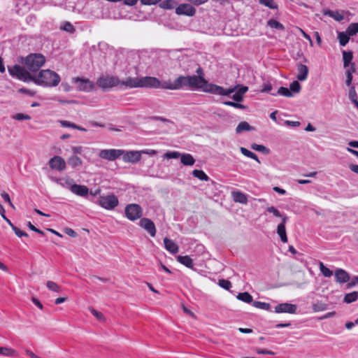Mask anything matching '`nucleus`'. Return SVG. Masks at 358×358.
I'll return each mask as SVG.
<instances>
[{
    "instance_id": "a19ab883",
    "label": "nucleus",
    "mask_w": 358,
    "mask_h": 358,
    "mask_svg": "<svg viewBox=\"0 0 358 358\" xmlns=\"http://www.w3.org/2000/svg\"><path fill=\"white\" fill-rule=\"evenodd\" d=\"M352 53L351 52H343V65L344 67L346 68L349 66V64L352 59Z\"/></svg>"
},
{
    "instance_id": "79ce46f5",
    "label": "nucleus",
    "mask_w": 358,
    "mask_h": 358,
    "mask_svg": "<svg viewBox=\"0 0 358 358\" xmlns=\"http://www.w3.org/2000/svg\"><path fill=\"white\" fill-rule=\"evenodd\" d=\"M319 267L320 272L324 277L329 278L333 275V272L329 268L326 267L324 264L321 262L319 263Z\"/></svg>"
},
{
    "instance_id": "7ed1b4c3",
    "label": "nucleus",
    "mask_w": 358,
    "mask_h": 358,
    "mask_svg": "<svg viewBox=\"0 0 358 358\" xmlns=\"http://www.w3.org/2000/svg\"><path fill=\"white\" fill-rule=\"evenodd\" d=\"M236 87H232L229 89H224L221 86L217 85L213 83H208L207 80H206V83L204 85L203 91L204 92H208L213 94H218L222 96H228L234 92H235Z\"/></svg>"
},
{
    "instance_id": "9b49d317",
    "label": "nucleus",
    "mask_w": 358,
    "mask_h": 358,
    "mask_svg": "<svg viewBox=\"0 0 358 358\" xmlns=\"http://www.w3.org/2000/svg\"><path fill=\"white\" fill-rule=\"evenodd\" d=\"M141 87L159 88L160 80L155 77L145 76L140 78Z\"/></svg>"
},
{
    "instance_id": "58836bf2",
    "label": "nucleus",
    "mask_w": 358,
    "mask_h": 358,
    "mask_svg": "<svg viewBox=\"0 0 358 358\" xmlns=\"http://www.w3.org/2000/svg\"><path fill=\"white\" fill-rule=\"evenodd\" d=\"M259 3L268 7L271 9H278V5L274 1V0H258Z\"/></svg>"
},
{
    "instance_id": "4c0bfd02",
    "label": "nucleus",
    "mask_w": 358,
    "mask_h": 358,
    "mask_svg": "<svg viewBox=\"0 0 358 358\" xmlns=\"http://www.w3.org/2000/svg\"><path fill=\"white\" fill-rule=\"evenodd\" d=\"M240 150L243 155H245L248 157H250L251 159H253L256 160L259 164H260V161L259 160L258 157L254 152L250 151L249 150H248L243 147H241L240 148Z\"/></svg>"
},
{
    "instance_id": "cd10ccee",
    "label": "nucleus",
    "mask_w": 358,
    "mask_h": 358,
    "mask_svg": "<svg viewBox=\"0 0 358 358\" xmlns=\"http://www.w3.org/2000/svg\"><path fill=\"white\" fill-rule=\"evenodd\" d=\"M254 128L251 127L247 122H240L236 128V133L239 134L245 131L253 130Z\"/></svg>"
},
{
    "instance_id": "338daca9",
    "label": "nucleus",
    "mask_w": 358,
    "mask_h": 358,
    "mask_svg": "<svg viewBox=\"0 0 358 358\" xmlns=\"http://www.w3.org/2000/svg\"><path fill=\"white\" fill-rule=\"evenodd\" d=\"M64 231L69 236L76 237L77 236L76 232L71 228H66Z\"/></svg>"
},
{
    "instance_id": "4468645a",
    "label": "nucleus",
    "mask_w": 358,
    "mask_h": 358,
    "mask_svg": "<svg viewBox=\"0 0 358 358\" xmlns=\"http://www.w3.org/2000/svg\"><path fill=\"white\" fill-rule=\"evenodd\" d=\"M297 307L294 304L282 303L275 306V312L277 313H286L293 314L296 311Z\"/></svg>"
},
{
    "instance_id": "423d86ee",
    "label": "nucleus",
    "mask_w": 358,
    "mask_h": 358,
    "mask_svg": "<svg viewBox=\"0 0 358 358\" xmlns=\"http://www.w3.org/2000/svg\"><path fill=\"white\" fill-rule=\"evenodd\" d=\"M124 150L119 149L101 150L99 157L109 161H114L123 155Z\"/></svg>"
},
{
    "instance_id": "6ab92c4d",
    "label": "nucleus",
    "mask_w": 358,
    "mask_h": 358,
    "mask_svg": "<svg viewBox=\"0 0 358 358\" xmlns=\"http://www.w3.org/2000/svg\"><path fill=\"white\" fill-rule=\"evenodd\" d=\"M164 244L166 250L171 254H176L178 252V246L173 241L166 237L164 238Z\"/></svg>"
},
{
    "instance_id": "ea45409f",
    "label": "nucleus",
    "mask_w": 358,
    "mask_h": 358,
    "mask_svg": "<svg viewBox=\"0 0 358 358\" xmlns=\"http://www.w3.org/2000/svg\"><path fill=\"white\" fill-rule=\"evenodd\" d=\"M232 199L234 201H247V198L245 194H242L240 192H231Z\"/></svg>"
},
{
    "instance_id": "6e6552de",
    "label": "nucleus",
    "mask_w": 358,
    "mask_h": 358,
    "mask_svg": "<svg viewBox=\"0 0 358 358\" xmlns=\"http://www.w3.org/2000/svg\"><path fill=\"white\" fill-rule=\"evenodd\" d=\"M206 79L202 76H187V81L188 83V87L192 89H203L206 83Z\"/></svg>"
},
{
    "instance_id": "9d476101",
    "label": "nucleus",
    "mask_w": 358,
    "mask_h": 358,
    "mask_svg": "<svg viewBox=\"0 0 358 358\" xmlns=\"http://www.w3.org/2000/svg\"><path fill=\"white\" fill-rule=\"evenodd\" d=\"M139 226L144 229L152 237H155L157 233V229L155 223L149 218H141Z\"/></svg>"
},
{
    "instance_id": "3c124183",
    "label": "nucleus",
    "mask_w": 358,
    "mask_h": 358,
    "mask_svg": "<svg viewBox=\"0 0 358 358\" xmlns=\"http://www.w3.org/2000/svg\"><path fill=\"white\" fill-rule=\"evenodd\" d=\"M218 285L223 289L229 290L231 287V283L229 280L221 279L218 281Z\"/></svg>"
},
{
    "instance_id": "680f3d73",
    "label": "nucleus",
    "mask_w": 358,
    "mask_h": 358,
    "mask_svg": "<svg viewBox=\"0 0 358 358\" xmlns=\"http://www.w3.org/2000/svg\"><path fill=\"white\" fill-rule=\"evenodd\" d=\"M13 230L14 231L15 234L17 236L21 238L22 236H28V234L26 232L22 231L19 228L17 227H15Z\"/></svg>"
},
{
    "instance_id": "c9c22d12",
    "label": "nucleus",
    "mask_w": 358,
    "mask_h": 358,
    "mask_svg": "<svg viewBox=\"0 0 358 358\" xmlns=\"http://www.w3.org/2000/svg\"><path fill=\"white\" fill-rule=\"evenodd\" d=\"M192 175L200 180L208 181L209 177L201 170H194Z\"/></svg>"
},
{
    "instance_id": "f03ea898",
    "label": "nucleus",
    "mask_w": 358,
    "mask_h": 358,
    "mask_svg": "<svg viewBox=\"0 0 358 358\" xmlns=\"http://www.w3.org/2000/svg\"><path fill=\"white\" fill-rule=\"evenodd\" d=\"M45 62V57L41 53H31L22 58L23 67L28 72H37Z\"/></svg>"
},
{
    "instance_id": "f704fd0d",
    "label": "nucleus",
    "mask_w": 358,
    "mask_h": 358,
    "mask_svg": "<svg viewBox=\"0 0 358 358\" xmlns=\"http://www.w3.org/2000/svg\"><path fill=\"white\" fill-rule=\"evenodd\" d=\"M159 88H162L164 90H176L174 81L172 82L170 80H164L162 82L160 81V86Z\"/></svg>"
},
{
    "instance_id": "ddd939ff",
    "label": "nucleus",
    "mask_w": 358,
    "mask_h": 358,
    "mask_svg": "<svg viewBox=\"0 0 358 358\" xmlns=\"http://www.w3.org/2000/svg\"><path fill=\"white\" fill-rule=\"evenodd\" d=\"M176 13L192 17L195 15L196 9L189 3H182L176 8Z\"/></svg>"
},
{
    "instance_id": "0e129e2a",
    "label": "nucleus",
    "mask_w": 358,
    "mask_h": 358,
    "mask_svg": "<svg viewBox=\"0 0 358 358\" xmlns=\"http://www.w3.org/2000/svg\"><path fill=\"white\" fill-rule=\"evenodd\" d=\"M346 75H347V78H346L345 83L348 86H350L352 81V72L350 71V70H347Z\"/></svg>"
},
{
    "instance_id": "4be33fe9",
    "label": "nucleus",
    "mask_w": 358,
    "mask_h": 358,
    "mask_svg": "<svg viewBox=\"0 0 358 358\" xmlns=\"http://www.w3.org/2000/svg\"><path fill=\"white\" fill-rule=\"evenodd\" d=\"M180 162L185 166H192L195 163V159L192 155L182 153L180 156Z\"/></svg>"
},
{
    "instance_id": "603ef678",
    "label": "nucleus",
    "mask_w": 358,
    "mask_h": 358,
    "mask_svg": "<svg viewBox=\"0 0 358 358\" xmlns=\"http://www.w3.org/2000/svg\"><path fill=\"white\" fill-rule=\"evenodd\" d=\"M101 207L106 209V210H113L115 209L119 203H97Z\"/></svg>"
},
{
    "instance_id": "2f4dec72",
    "label": "nucleus",
    "mask_w": 358,
    "mask_h": 358,
    "mask_svg": "<svg viewBox=\"0 0 358 358\" xmlns=\"http://www.w3.org/2000/svg\"><path fill=\"white\" fill-rule=\"evenodd\" d=\"M350 35L346 31L339 32L338 34V38L339 40L340 45L345 46L350 40Z\"/></svg>"
},
{
    "instance_id": "c756f323",
    "label": "nucleus",
    "mask_w": 358,
    "mask_h": 358,
    "mask_svg": "<svg viewBox=\"0 0 358 358\" xmlns=\"http://www.w3.org/2000/svg\"><path fill=\"white\" fill-rule=\"evenodd\" d=\"M236 298L240 300V301H242L243 302H245L247 303H252L253 302V298L251 294H250L248 292H242V293H239Z\"/></svg>"
},
{
    "instance_id": "0eeeda50",
    "label": "nucleus",
    "mask_w": 358,
    "mask_h": 358,
    "mask_svg": "<svg viewBox=\"0 0 358 358\" xmlns=\"http://www.w3.org/2000/svg\"><path fill=\"white\" fill-rule=\"evenodd\" d=\"M73 82L76 85V88L80 91L90 92L94 87L92 81L87 78H75Z\"/></svg>"
},
{
    "instance_id": "49530a36",
    "label": "nucleus",
    "mask_w": 358,
    "mask_h": 358,
    "mask_svg": "<svg viewBox=\"0 0 358 358\" xmlns=\"http://www.w3.org/2000/svg\"><path fill=\"white\" fill-rule=\"evenodd\" d=\"M277 94L286 97L292 96V93L291 92V91L288 88L285 87H280L278 89Z\"/></svg>"
},
{
    "instance_id": "a18cd8bd",
    "label": "nucleus",
    "mask_w": 358,
    "mask_h": 358,
    "mask_svg": "<svg viewBox=\"0 0 358 358\" xmlns=\"http://www.w3.org/2000/svg\"><path fill=\"white\" fill-rule=\"evenodd\" d=\"M46 285H47V287L52 292L59 293L62 291L61 287L53 281H50V280L48 281L46 283Z\"/></svg>"
},
{
    "instance_id": "7c9ffc66",
    "label": "nucleus",
    "mask_w": 358,
    "mask_h": 358,
    "mask_svg": "<svg viewBox=\"0 0 358 358\" xmlns=\"http://www.w3.org/2000/svg\"><path fill=\"white\" fill-rule=\"evenodd\" d=\"M324 15H329V17L334 18L335 20L338 22L342 21L344 18L343 14H341L338 11H333L328 10L327 11H324Z\"/></svg>"
},
{
    "instance_id": "c85d7f7f",
    "label": "nucleus",
    "mask_w": 358,
    "mask_h": 358,
    "mask_svg": "<svg viewBox=\"0 0 358 358\" xmlns=\"http://www.w3.org/2000/svg\"><path fill=\"white\" fill-rule=\"evenodd\" d=\"M68 164L72 167L76 168L82 165L83 162L80 157L73 155L68 159Z\"/></svg>"
},
{
    "instance_id": "412c9836",
    "label": "nucleus",
    "mask_w": 358,
    "mask_h": 358,
    "mask_svg": "<svg viewBox=\"0 0 358 358\" xmlns=\"http://www.w3.org/2000/svg\"><path fill=\"white\" fill-rule=\"evenodd\" d=\"M71 192L78 196H84L89 193V189L85 185L74 184V185L72 187Z\"/></svg>"
},
{
    "instance_id": "052dcab7",
    "label": "nucleus",
    "mask_w": 358,
    "mask_h": 358,
    "mask_svg": "<svg viewBox=\"0 0 358 358\" xmlns=\"http://www.w3.org/2000/svg\"><path fill=\"white\" fill-rule=\"evenodd\" d=\"M27 225L31 231H35L41 235H44V232L42 230L37 229L34 225L31 224V222H28Z\"/></svg>"
},
{
    "instance_id": "5701e85b",
    "label": "nucleus",
    "mask_w": 358,
    "mask_h": 358,
    "mask_svg": "<svg viewBox=\"0 0 358 358\" xmlns=\"http://www.w3.org/2000/svg\"><path fill=\"white\" fill-rule=\"evenodd\" d=\"M177 261L187 268H192L194 266L193 260L189 256H178Z\"/></svg>"
},
{
    "instance_id": "bf43d9fd",
    "label": "nucleus",
    "mask_w": 358,
    "mask_h": 358,
    "mask_svg": "<svg viewBox=\"0 0 358 358\" xmlns=\"http://www.w3.org/2000/svg\"><path fill=\"white\" fill-rule=\"evenodd\" d=\"M59 123H60V124L63 127H71V128H73V129H75V127H76V124L72 123V122H69V121H66V120H60Z\"/></svg>"
},
{
    "instance_id": "e2e57ef3",
    "label": "nucleus",
    "mask_w": 358,
    "mask_h": 358,
    "mask_svg": "<svg viewBox=\"0 0 358 358\" xmlns=\"http://www.w3.org/2000/svg\"><path fill=\"white\" fill-rule=\"evenodd\" d=\"M91 313L94 317H96L99 320L104 319L103 315L99 311H97L94 309H92Z\"/></svg>"
},
{
    "instance_id": "8fccbe9b",
    "label": "nucleus",
    "mask_w": 358,
    "mask_h": 358,
    "mask_svg": "<svg viewBox=\"0 0 358 358\" xmlns=\"http://www.w3.org/2000/svg\"><path fill=\"white\" fill-rule=\"evenodd\" d=\"M61 29L69 33H73L75 31V28L69 22H64L62 24Z\"/></svg>"
},
{
    "instance_id": "1a4fd4ad",
    "label": "nucleus",
    "mask_w": 358,
    "mask_h": 358,
    "mask_svg": "<svg viewBox=\"0 0 358 358\" xmlns=\"http://www.w3.org/2000/svg\"><path fill=\"white\" fill-rule=\"evenodd\" d=\"M122 156V159L124 162L135 164L138 162L141 159V151L131 150L124 151Z\"/></svg>"
},
{
    "instance_id": "774afa93",
    "label": "nucleus",
    "mask_w": 358,
    "mask_h": 358,
    "mask_svg": "<svg viewBox=\"0 0 358 358\" xmlns=\"http://www.w3.org/2000/svg\"><path fill=\"white\" fill-rule=\"evenodd\" d=\"M272 90V85L270 83L264 84L262 92H269Z\"/></svg>"
},
{
    "instance_id": "09e8293b",
    "label": "nucleus",
    "mask_w": 358,
    "mask_h": 358,
    "mask_svg": "<svg viewBox=\"0 0 358 358\" xmlns=\"http://www.w3.org/2000/svg\"><path fill=\"white\" fill-rule=\"evenodd\" d=\"M301 85L298 81H294L290 84V89L292 93H299L301 91Z\"/></svg>"
},
{
    "instance_id": "69168bd1",
    "label": "nucleus",
    "mask_w": 358,
    "mask_h": 358,
    "mask_svg": "<svg viewBox=\"0 0 358 358\" xmlns=\"http://www.w3.org/2000/svg\"><path fill=\"white\" fill-rule=\"evenodd\" d=\"M162 0H141V3L143 5H154L159 2H160Z\"/></svg>"
},
{
    "instance_id": "f3484780",
    "label": "nucleus",
    "mask_w": 358,
    "mask_h": 358,
    "mask_svg": "<svg viewBox=\"0 0 358 358\" xmlns=\"http://www.w3.org/2000/svg\"><path fill=\"white\" fill-rule=\"evenodd\" d=\"M235 87V93L231 96V99L236 102H241L243 100V95L248 92V87L243 85H237Z\"/></svg>"
},
{
    "instance_id": "f8f14e48",
    "label": "nucleus",
    "mask_w": 358,
    "mask_h": 358,
    "mask_svg": "<svg viewBox=\"0 0 358 358\" xmlns=\"http://www.w3.org/2000/svg\"><path fill=\"white\" fill-rule=\"evenodd\" d=\"M49 166L52 170L58 171H62L66 168L65 160L59 156L52 157L49 161Z\"/></svg>"
},
{
    "instance_id": "20e7f679",
    "label": "nucleus",
    "mask_w": 358,
    "mask_h": 358,
    "mask_svg": "<svg viewBox=\"0 0 358 358\" xmlns=\"http://www.w3.org/2000/svg\"><path fill=\"white\" fill-rule=\"evenodd\" d=\"M124 213L128 220L135 221L142 217L143 210L139 205L131 203L126 206Z\"/></svg>"
},
{
    "instance_id": "393cba45",
    "label": "nucleus",
    "mask_w": 358,
    "mask_h": 358,
    "mask_svg": "<svg viewBox=\"0 0 358 358\" xmlns=\"http://www.w3.org/2000/svg\"><path fill=\"white\" fill-rule=\"evenodd\" d=\"M57 183L60 185L69 188L71 191L72 189V187L74 185V181L73 179L69 177H64L59 178L57 180Z\"/></svg>"
},
{
    "instance_id": "4d7b16f0",
    "label": "nucleus",
    "mask_w": 358,
    "mask_h": 358,
    "mask_svg": "<svg viewBox=\"0 0 358 358\" xmlns=\"http://www.w3.org/2000/svg\"><path fill=\"white\" fill-rule=\"evenodd\" d=\"M267 211L273 213V215L274 216L278 217H281L282 219V217L285 216V215H282L278 209H276L275 207H273V206L268 208Z\"/></svg>"
},
{
    "instance_id": "dca6fc26",
    "label": "nucleus",
    "mask_w": 358,
    "mask_h": 358,
    "mask_svg": "<svg viewBox=\"0 0 358 358\" xmlns=\"http://www.w3.org/2000/svg\"><path fill=\"white\" fill-rule=\"evenodd\" d=\"M119 86H124L126 88L141 87L140 78H127L125 80H120Z\"/></svg>"
},
{
    "instance_id": "473e14b6",
    "label": "nucleus",
    "mask_w": 358,
    "mask_h": 358,
    "mask_svg": "<svg viewBox=\"0 0 358 358\" xmlns=\"http://www.w3.org/2000/svg\"><path fill=\"white\" fill-rule=\"evenodd\" d=\"M358 299V292H352L346 294L344 296L343 301L346 303H350L355 301Z\"/></svg>"
},
{
    "instance_id": "13d9d810",
    "label": "nucleus",
    "mask_w": 358,
    "mask_h": 358,
    "mask_svg": "<svg viewBox=\"0 0 358 358\" xmlns=\"http://www.w3.org/2000/svg\"><path fill=\"white\" fill-rule=\"evenodd\" d=\"M13 119L17 120H30L31 117L28 115H24L22 113H17L13 117Z\"/></svg>"
},
{
    "instance_id": "c03bdc74",
    "label": "nucleus",
    "mask_w": 358,
    "mask_h": 358,
    "mask_svg": "<svg viewBox=\"0 0 358 358\" xmlns=\"http://www.w3.org/2000/svg\"><path fill=\"white\" fill-rule=\"evenodd\" d=\"M348 35L354 36L358 33V23H351L346 29Z\"/></svg>"
},
{
    "instance_id": "72a5a7b5",
    "label": "nucleus",
    "mask_w": 358,
    "mask_h": 358,
    "mask_svg": "<svg viewBox=\"0 0 358 358\" xmlns=\"http://www.w3.org/2000/svg\"><path fill=\"white\" fill-rule=\"evenodd\" d=\"M312 307L314 312H320L328 309V305L322 301H317L313 304Z\"/></svg>"
},
{
    "instance_id": "2eb2a0df",
    "label": "nucleus",
    "mask_w": 358,
    "mask_h": 358,
    "mask_svg": "<svg viewBox=\"0 0 358 358\" xmlns=\"http://www.w3.org/2000/svg\"><path fill=\"white\" fill-rule=\"evenodd\" d=\"M288 218L287 216L282 217V220H281V222L278 225L277 227V234L280 238V240L282 243H287V236L285 229V224L287 221Z\"/></svg>"
},
{
    "instance_id": "bb28decb",
    "label": "nucleus",
    "mask_w": 358,
    "mask_h": 358,
    "mask_svg": "<svg viewBox=\"0 0 358 358\" xmlns=\"http://www.w3.org/2000/svg\"><path fill=\"white\" fill-rule=\"evenodd\" d=\"M0 355L6 357H13L17 355V352L15 350L10 348L0 347Z\"/></svg>"
},
{
    "instance_id": "e433bc0d",
    "label": "nucleus",
    "mask_w": 358,
    "mask_h": 358,
    "mask_svg": "<svg viewBox=\"0 0 358 358\" xmlns=\"http://www.w3.org/2000/svg\"><path fill=\"white\" fill-rule=\"evenodd\" d=\"M267 25L272 29H276L278 30H284L285 29V27L283 26L282 24H281L280 22H279L277 20H273V19L269 20L267 22Z\"/></svg>"
},
{
    "instance_id": "39448f33",
    "label": "nucleus",
    "mask_w": 358,
    "mask_h": 358,
    "mask_svg": "<svg viewBox=\"0 0 358 358\" xmlns=\"http://www.w3.org/2000/svg\"><path fill=\"white\" fill-rule=\"evenodd\" d=\"M96 84L99 87L105 90L119 86L120 85V80L115 76H103L97 80Z\"/></svg>"
},
{
    "instance_id": "37998d69",
    "label": "nucleus",
    "mask_w": 358,
    "mask_h": 358,
    "mask_svg": "<svg viewBox=\"0 0 358 358\" xmlns=\"http://www.w3.org/2000/svg\"><path fill=\"white\" fill-rule=\"evenodd\" d=\"M252 306L255 308L262 309V310H269L271 308V305L269 303H266V302H262V301H253Z\"/></svg>"
},
{
    "instance_id": "6e6d98bb",
    "label": "nucleus",
    "mask_w": 358,
    "mask_h": 358,
    "mask_svg": "<svg viewBox=\"0 0 358 358\" xmlns=\"http://www.w3.org/2000/svg\"><path fill=\"white\" fill-rule=\"evenodd\" d=\"M251 148L258 152H268V150L263 145L252 144Z\"/></svg>"
},
{
    "instance_id": "aec40b11",
    "label": "nucleus",
    "mask_w": 358,
    "mask_h": 358,
    "mask_svg": "<svg viewBox=\"0 0 358 358\" xmlns=\"http://www.w3.org/2000/svg\"><path fill=\"white\" fill-rule=\"evenodd\" d=\"M297 79L300 81H303L307 79L308 73V68L307 66L299 64L297 66Z\"/></svg>"
},
{
    "instance_id": "a211bd4d",
    "label": "nucleus",
    "mask_w": 358,
    "mask_h": 358,
    "mask_svg": "<svg viewBox=\"0 0 358 358\" xmlns=\"http://www.w3.org/2000/svg\"><path fill=\"white\" fill-rule=\"evenodd\" d=\"M335 278L336 282L339 283H345L350 280V275L345 270L338 268L335 271Z\"/></svg>"
},
{
    "instance_id": "5fc2aeb1",
    "label": "nucleus",
    "mask_w": 358,
    "mask_h": 358,
    "mask_svg": "<svg viewBox=\"0 0 358 358\" xmlns=\"http://www.w3.org/2000/svg\"><path fill=\"white\" fill-rule=\"evenodd\" d=\"M224 104L226 105V106H232V107H234V108H240V109H245V106L244 105L241 104L238 102L236 103V102L227 101H224Z\"/></svg>"
},
{
    "instance_id": "864d4df0",
    "label": "nucleus",
    "mask_w": 358,
    "mask_h": 358,
    "mask_svg": "<svg viewBox=\"0 0 358 358\" xmlns=\"http://www.w3.org/2000/svg\"><path fill=\"white\" fill-rule=\"evenodd\" d=\"M349 99L352 101V103L357 101V92L355 91V87L352 86L349 90Z\"/></svg>"
},
{
    "instance_id": "b1692460",
    "label": "nucleus",
    "mask_w": 358,
    "mask_h": 358,
    "mask_svg": "<svg viewBox=\"0 0 358 358\" xmlns=\"http://www.w3.org/2000/svg\"><path fill=\"white\" fill-rule=\"evenodd\" d=\"M176 90H180L184 87H188L187 76H180L174 80Z\"/></svg>"
},
{
    "instance_id": "a878e982",
    "label": "nucleus",
    "mask_w": 358,
    "mask_h": 358,
    "mask_svg": "<svg viewBox=\"0 0 358 358\" xmlns=\"http://www.w3.org/2000/svg\"><path fill=\"white\" fill-rule=\"evenodd\" d=\"M178 5L176 0H162L159 3V7L163 9H173Z\"/></svg>"
},
{
    "instance_id": "de8ad7c7",
    "label": "nucleus",
    "mask_w": 358,
    "mask_h": 358,
    "mask_svg": "<svg viewBox=\"0 0 358 358\" xmlns=\"http://www.w3.org/2000/svg\"><path fill=\"white\" fill-rule=\"evenodd\" d=\"M182 153L177 151H169L164 154V157L166 159H178L180 157Z\"/></svg>"
},
{
    "instance_id": "f257e3e1",
    "label": "nucleus",
    "mask_w": 358,
    "mask_h": 358,
    "mask_svg": "<svg viewBox=\"0 0 358 358\" xmlns=\"http://www.w3.org/2000/svg\"><path fill=\"white\" fill-rule=\"evenodd\" d=\"M10 76L24 82L32 81L34 83L43 87H55L60 83V76L55 71L50 69L41 70L38 76H32L29 72L20 65L15 64L8 67Z\"/></svg>"
}]
</instances>
